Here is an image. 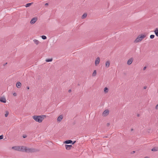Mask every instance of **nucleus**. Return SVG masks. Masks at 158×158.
Returning a JSON list of instances; mask_svg holds the SVG:
<instances>
[{
    "label": "nucleus",
    "instance_id": "31",
    "mask_svg": "<svg viewBox=\"0 0 158 158\" xmlns=\"http://www.w3.org/2000/svg\"><path fill=\"white\" fill-rule=\"evenodd\" d=\"M45 6H47L48 5V4L47 3H46V4H45Z\"/></svg>",
    "mask_w": 158,
    "mask_h": 158
},
{
    "label": "nucleus",
    "instance_id": "11",
    "mask_svg": "<svg viewBox=\"0 0 158 158\" xmlns=\"http://www.w3.org/2000/svg\"><path fill=\"white\" fill-rule=\"evenodd\" d=\"M65 148L67 150H70V149H71V148L72 147V145H65Z\"/></svg>",
    "mask_w": 158,
    "mask_h": 158
},
{
    "label": "nucleus",
    "instance_id": "40",
    "mask_svg": "<svg viewBox=\"0 0 158 158\" xmlns=\"http://www.w3.org/2000/svg\"><path fill=\"white\" fill-rule=\"evenodd\" d=\"M144 158H148V157H145Z\"/></svg>",
    "mask_w": 158,
    "mask_h": 158
},
{
    "label": "nucleus",
    "instance_id": "28",
    "mask_svg": "<svg viewBox=\"0 0 158 158\" xmlns=\"http://www.w3.org/2000/svg\"><path fill=\"white\" fill-rule=\"evenodd\" d=\"M13 95L14 96H16L17 95V94L16 93H14L13 94Z\"/></svg>",
    "mask_w": 158,
    "mask_h": 158
},
{
    "label": "nucleus",
    "instance_id": "33",
    "mask_svg": "<svg viewBox=\"0 0 158 158\" xmlns=\"http://www.w3.org/2000/svg\"><path fill=\"white\" fill-rule=\"evenodd\" d=\"M71 92V89H69V93H70Z\"/></svg>",
    "mask_w": 158,
    "mask_h": 158
},
{
    "label": "nucleus",
    "instance_id": "26",
    "mask_svg": "<svg viewBox=\"0 0 158 158\" xmlns=\"http://www.w3.org/2000/svg\"><path fill=\"white\" fill-rule=\"evenodd\" d=\"M3 135H0V139H3Z\"/></svg>",
    "mask_w": 158,
    "mask_h": 158
},
{
    "label": "nucleus",
    "instance_id": "30",
    "mask_svg": "<svg viewBox=\"0 0 158 158\" xmlns=\"http://www.w3.org/2000/svg\"><path fill=\"white\" fill-rule=\"evenodd\" d=\"M146 66L144 67L143 68V70H145L146 69Z\"/></svg>",
    "mask_w": 158,
    "mask_h": 158
},
{
    "label": "nucleus",
    "instance_id": "2",
    "mask_svg": "<svg viewBox=\"0 0 158 158\" xmlns=\"http://www.w3.org/2000/svg\"><path fill=\"white\" fill-rule=\"evenodd\" d=\"M146 36L145 34H142L139 35L137 37L135 40L134 42L135 43H137L142 41Z\"/></svg>",
    "mask_w": 158,
    "mask_h": 158
},
{
    "label": "nucleus",
    "instance_id": "24",
    "mask_svg": "<svg viewBox=\"0 0 158 158\" xmlns=\"http://www.w3.org/2000/svg\"><path fill=\"white\" fill-rule=\"evenodd\" d=\"M43 40H45L47 39V37L45 35H42L41 36Z\"/></svg>",
    "mask_w": 158,
    "mask_h": 158
},
{
    "label": "nucleus",
    "instance_id": "15",
    "mask_svg": "<svg viewBox=\"0 0 158 158\" xmlns=\"http://www.w3.org/2000/svg\"><path fill=\"white\" fill-rule=\"evenodd\" d=\"M152 151H158V147H154L152 149Z\"/></svg>",
    "mask_w": 158,
    "mask_h": 158
},
{
    "label": "nucleus",
    "instance_id": "35",
    "mask_svg": "<svg viewBox=\"0 0 158 158\" xmlns=\"http://www.w3.org/2000/svg\"><path fill=\"white\" fill-rule=\"evenodd\" d=\"M135 152L134 151H133L131 153L132 154L134 153Z\"/></svg>",
    "mask_w": 158,
    "mask_h": 158
},
{
    "label": "nucleus",
    "instance_id": "21",
    "mask_svg": "<svg viewBox=\"0 0 158 158\" xmlns=\"http://www.w3.org/2000/svg\"><path fill=\"white\" fill-rule=\"evenodd\" d=\"M87 15L85 13L82 15V18L83 19L85 18L87 16Z\"/></svg>",
    "mask_w": 158,
    "mask_h": 158
},
{
    "label": "nucleus",
    "instance_id": "23",
    "mask_svg": "<svg viewBox=\"0 0 158 158\" xmlns=\"http://www.w3.org/2000/svg\"><path fill=\"white\" fill-rule=\"evenodd\" d=\"M6 114H5V116L6 117L8 116V114H9V112L7 111H6L5 112Z\"/></svg>",
    "mask_w": 158,
    "mask_h": 158
},
{
    "label": "nucleus",
    "instance_id": "36",
    "mask_svg": "<svg viewBox=\"0 0 158 158\" xmlns=\"http://www.w3.org/2000/svg\"><path fill=\"white\" fill-rule=\"evenodd\" d=\"M7 64V63H6L5 64H4L3 65L4 66H5V65H6V64Z\"/></svg>",
    "mask_w": 158,
    "mask_h": 158
},
{
    "label": "nucleus",
    "instance_id": "1",
    "mask_svg": "<svg viewBox=\"0 0 158 158\" xmlns=\"http://www.w3.org/2000/svg\"><path fill=\"white\" fill-rule=\"evenodd\" d=\"M23 148V152H25L27 153H32L36 151V150L33 148H27L26 146H24Z\"/></svg>",
    "mask_w": 158,
    "mask_h": 158
},
{
    "label": "nucleus",
    "instance_id": "4",
    "mask_svg": "<svg viewBox=\"0 0 158 158\" xmlns=\"http://www.w3.org/2000/svg\"><path fill=\"white\" fill-rule=\"evenodd\" d=\"M23 146H15L13 147L12 149L18 151L22 152L23 151Z\"/></svg>",
    "mask_w": 158,
    "mask_h": 158
},
{
    "label": "nucleus",
    "instance_id": "20",
    "mask_svg": "<svg viewBox=\"0 0 158 158\" xmlns=\"http://www.w3.org/2000/svg\"><path fill=\"white\" fill-rule=\"evenodd\" d=\"M32 4V3H28L25 6L26 7H28L30 6Z\"/></svg>",
    "mask_w": 158,
    "mask_h": 158
},
{
    "label": "nucleus",
    "instance_id": "32",
    "mask_svg": "<svg viewBox=\"0 0 158 158\" xmlns=\"http://www.w3.org/2000/svg\"><path fill=\"white\" fill-rule=\"evenodd\" d=\"M147 88V86H144V87H143V89H145Z\"/></svg>",
    "mask_w": 158,
    "mask_h": 158
},
{
    "label": "nucleus",
    "instance_id": "6",
    "mask_svg": "<svg viewBox=\"0 0 158 158\" xmlns=\"http://www.w3.org/2000/svg\"><path fill=\"white\" fill-rule=\"evenodd\" d=\"M37 18L36 17H35L32 19L30 23L31 24H34L37 21Z\"/></svg>",
    "mask_w": 158,
    "mask_h": 158
},
{
    "label": "nucleus",
    "instance_id": "22",
    "mask_svg": "<svg viewBox=\"0 0 158 158\" xmlns=\"http://www.w3.org/2000/svg\"><path fill=\"white\" fill-rule=\"evenodd\" d=\"M52 58L50 59H47L45 61L46 62H49L52 61Z\"/></svg>",
    "mask_w": 158,
    "mask_h": 158
},
{
    "label": "nucleus",
    "instance_id": "17",
    "mask_svg": "<svg viewBox=\"0 0 158 158\" xmlns=\"http://www.w3.org/2000/svg\"><path fill=\"white\" fill-rule=\"evenodd\" d=\"M33 41L34 42V43L36 44H38L39 43V41L36 40H33Z\"/></svg>",
    "mask_w": 158,
    "mask_h": 158
},
{
    "label": "nucleus",
    "instance_id": "7",
    "mask_svg": "<svg viewBox=\"0 0 158 158\" xmlns=\"http://www.w3.org/2000/svg\"><path fill=\"white\" fill-rule=\"evenodd\" d=\"M0 101L3 103H5L6 102V100L4 97H0Z\"/></svg>",
    "mask_w": 158,
    "mask_h": 158
},
{
    "label": "nucleus",
    "instance_id": "10",
    "mask_svg": "<svg viewBox=\"0 0 158 158\" xmlns=\"http://www.w3.org/2000/svg\"><path fill=\"white\" fill-rule=\"evenodd\" d=\"M63 118V116L61 115H60L57 118V120L58 122H60Z\"/></svg>",
    "mask_w": 158,
    "mask_h": 158
},
{
    "label": "nucleus",
    "instance_id": "37",
    "mask_svg": "<svg viewBox=\"0 0 158 158\" xmlns=\"http://www.w3.org/2000/svg\"><path fill=\"white\" fill-rule=\"evenodd\" d=\"M27 89H29V87H27Z\"/></svg>",
    "mask_w": 158,
    "mask_h": 158
},
{
    "label": "nucleus",
    "instance_id": "25",
    "mask_svg": "<svg viewBox=\"0 0 158 158\" xmlns=\"http://www.w3.org/2000/svg\"><path fill=\"white\" fill-rule=\"evenodd\" d=\"M154 37H155V35H151L150 36V38L151 39H152L154 38Z\"/></svg>",
    "mask_w": 158,
    "mask_h": 158
},
{
    "label": "nucleus",
    "instance_id": "5",
    "mask_svg": "<svg viewBox=\"0 0 158 158\" xmlns=\"http://www.w3.org/2000/svg\"><path fill=\"white\" fill-rule=\"evenodd\" d=\"M109 110H105L102 113V115L104 116H107L109 113Z\"/></svg>",
    "mask_w": 158,
    "mask_h": 158
},
{
    "label": "nucleus",
    "instance_id": "16",
    "mask_svg": "<svg viewBox=\"0 0 158 158\" xmlns=\"http://www.w3.org/2000/svg\"><path fill=\"white\" fill-rule=\"evenodd\" d=\"M72 141L71 140H68L65 141L64 143L66 144H69L72 143Z\"/></svg>",
    "mask_w": 158,
    "mask_h": 158
},
{
    "label": "nucleus",
    "instance_id": "29",
    "mask_svg": "<svg viewBox=\"0 0 158 158\" xmlns=\"http://www.w3.org/2000/svg\"><path fill=\"white\" fill-rule=\"evenodd\" d=\"M23 138H25L27 137V136L26 135H24L23 136Z\"/></svg>",
    "mask_w": 158,
    "mask_h": 158
},
{
    "label": "nucleus",
    "instance_id": "34",
    "mask_svg": "<svg viewBox=\"0 0 158 158\" xmlns=\"http://www.w3.org/2000/svg\"><path fill=\"white\" fill-rule=\"evenodd\" d=\"M109 125H110V123H107V126H109Z\"/></svg>",
    "mask_w": 158,
    "mask_h": 158
},
{
    "label": "nucleus",
    "instance_id": "14",
    "mask_svg": "<svg viewBox=\"0 0 158 158\" xmlns=\"http://www.w3.org/2000/svg\"><path fill=\"white\" fill-rule=\"evenodd\" d=\"M156 35L158 37V28H156V30L154 31Z\"/></svg>",
    "mask_w": 158,
    "mask_h": 158
},
{
    "label": "nucleus",
    "instance_id": "9",
    "mask_svg": "<svg viewBox=\"0 0 158 158\" xmlns=\"http://www.w3.org/2000/svg\"><path fill=\"white\" fill-rule=\"evenodd\" d=\"M133 59L132 58L129 59L127 62V64L128 65H130L131 64L133 61Z\"/></svg>",
    "mask_w": 158,
    "mask_h": 158
},
{
    "label": "nucleus",
    "instance_id": "19",
    "mask_svg": "<svg viewBox=\"0 0 158 158\" xmlns=\"http://www.w3.org/2000/svg\"><path fill=\"white\" fill-rule=\"evenodd\" d=\"M96 70H94L92 76L93 77L95 76L96 75Z\"/></svg>",
    "mask_w": 158,
    "mask_h": 158
},
{
    "label": "nucleus",
    "instance_id": "38",
    "mask_svg": "<svg viewBox=\"0 0 158 158\" xmlns=\"http://www.w3.org/2000/svg\"><path fill=\"white\" fill-rule=\"evenodd\" d=\"M75 141H74L72 144H73L74 143H75Z\"/></svg>",
    "mask_w": 158,
    "mask_h": 158
},
{
    "label": "nucleus",
    "instance_id": "27",
    "mask_svg": "<svg viewBox=\"0 0 158 158\" xmlns=\"http://www.w3.org/2000/svg\"><path fill=\"white\" fill-rule=\"evenodd\" d=\"M155 109L156 110H158V104L156 106Z\"/></svg>",
    "mask_w": 158,
    "mask_h": 158
},
{
    "label": "nucleus",
    "instance_id": "8",
    "mask_svg": "<svg viewBox=\"0 0 158 158\" xmlns=\"http://www.w3.org/2000/svg\"><path fill=\"white\" fill-rule=\"evenodd\" d=\"M100 61V59L99 57H97L95 61V65L97 66L99 64Z\"/></svg>",
    "mask_w": 158,
    "mask_h": 158
},
{
    "label": "nucleus",
    "instance_id": "13",
    "mask_svg": "<svg viewBox=\"0 0 158 158\" xmlns=\"http://www.w3.org/2000/svg\"><path fill=\"white\" fill-rule=\"evenodd\" d=\"M21 85V84L20 82H17L16 84V86L18 88H20Z\"/></svg>",
    "mask_w": 158,
    "mask_h": 158
},
{
    "label": "nucleus",
    "instance_id": "12",
    "mask_svg": "<svg viewBox=\"0 0 158 158\" xmlns=\"http://www.w3.org/2000/svg\"><path fill=\"white\" fill-rule=\"evenodd\" d=\"M110 64V62L109 61H107L106 63V67L107 68L109 67Z\"/></svg>",
    "mask_w": 158,
    "mask_h": 158
},
{
    "label": "nucleus",
    "instance_id": "39",
    "mask_svg": "<svg viewBox=\"0 0 158 158\" xmlns=\"http://www.w3.org/2000/svg\"><path fill=\"white\" fill-rule=\"evenodd\" d=\"M133 130V129H131V131H132Z\"/></svg>",
    "mask_w": 158,
    "mask_h": 158
},
{
    "label": "nucleus",
    "instance_id": "18",
    "mask_svg": "<svg viewBox=\"0 0 158 158\" xmlns=\"http://www.w3.org/2000/svg\"><path fill=\"white\" fill-rule=\"evenodd\" d=\"M108 89L107 88V87H105L104 88V92L105 93H107L108 92Z\"/></svg>",
    "mask_w": 158,
    "mask_h": 158
},
{
    "label": "nucleus",
    "instance_id": "3",
    "mask_svg": "<svg viewBox=\"0 0 158 158\" xmlns=\"http://www.w3.org/2000/svg\"><path fill=\"white\" fill-rule=\"evenodd\" d=\"M33 118L36 122L39 123L41 122L43 120L44 118L40 115H35L33 116Z\"/></svg>",
    "mask_w": 158,
    "mask_h": 158
}]
</instances>
